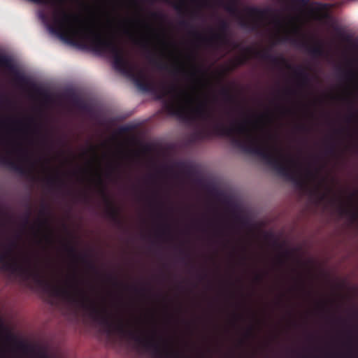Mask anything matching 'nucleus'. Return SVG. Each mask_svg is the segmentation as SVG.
Returning a JSON list of instances; mask_svg holds the SVG:
<instances>
[{
	"mask_svg": "<svg viewBox=\"0 0 358 358\" xmlns=\"http://www.w3.org/2000/svg\"><path fill=\"white\" fill-rule=\"evenodd\" d=\"M17 247V243L11 241L8 245L7 252L0 254V264H3L5 270L17 273L27 279H33L37 284L50 289L55 296L87 311L90 316L103 326L108 333L117 332L128 336L136 343V329L133 328L132 324L122 316L114 315L105 306H98L89 293L80 286L75 277L73 283L68 284L67 287L52 285L45 280L43 269L37 257L24 254L20 260L12 258L7 261V257L10 256Z\"/></svg>",
	"mask_w": 358,
	"mask_h": 358,
	"instance_id": "nucleus-1",
	"label": "nucleus"
},
{
	"mask_svg": "<svg viewBox=\"0 0 358 358\" xmlns=\"http://www.w3.org/2000/svg\"><path fill=\"white\" fill-rule=\"evenodd\" d=\"M192 112L202 120L213 123L215 134L230 138L231 144L243 152L260 157L281 177L291 181L297 187L303 186V180L294 169L297 164L296 160L292 157H286L276 145H269L267 141L255 135L248 127L251 122L250 120H245L242 122L236 121L228 127L218 120L206 101L199 103Z\"/></svg>",
	"mask_w": 358,
	"mask_h": 358,
	"instance_id": "nucleus-2",
	"label": "nucleus"
},
{
	"mask_svg": "<svg viewBox=\"0 0 358 358\" xmlns=\"http://www.w3.org/2000/svg\"><path fill=\"white\" fill-rule=\"evenodd\" d=\"M255 56L265 61L271 62L275 66H284L287 69H293L294 74L299 80V84L302 87L310 85V76L307 71L301 66L293 67L282 56L277 57L271 55L268 50L255 52Z\"/></svg>",
	"mask_w": 358,
	"mask_h": 358,
	"instance_id": "nucleus-3",
	"label": "nucleus"
},
{
	"mask_svg": "<svg viewBox=\"0 0 358 358\" xmlns=\"http://www.w3.org/2000/svg\"><path fill=\"white\" fill-rule=\"evenodd\" d=\"M180 25L185 29H190L189 34L199 41L214 42L220 45H229L231 39L228 31L229 29V23L226 20H221L219 22V33L213 34L209 38L204 37L200 34L189 22L186 20H182Z\"/></svg>",
	"mask_w": 358,
	"mask_h": 358,
	"instance_id": "nucleus-4",
	"label": "nucleus"
},
{
	"mask_svg": "<svg viewBox=\"0 0 358 358\" xmlns=\"http://www.w3.org/2000/svg\"><path fill=\"white\" fill-rule=\"evenodd\" d=\"M0 66L4 67L9 71L13 76V79L16 83L21 85H28L30 84L29 79L19 71L11 57L0 55Z\"/></svg>",
	"mask_w": 358,
	"mask_h": 358,
	"instance_id": "nucleus-5",
	"label": "nucleus"
},
{
	"mask_svg": "<svg viewBox=\"0 0 358 358\" xmlns=\"http://www.w3.org/2000/svg\"><path fill=\"white\" fill-rule=\"evenodd\" d=\"M101 193L103 201L106 205V215L107 216L116 224L122 226V220L121 218L120 210L116 208L110 199L105 190L103 189L101 190Z\"/></svg>",
	"mask_w": 358,
	"mask_h": 358,
	"instance_id": "nucleus-6",
	"label": "nucleus"
},
{
	"mask_svg": "<svg viewBox=\"0 0 358 358\" xmlns=\"http://www.w3.org/2000/svg\"><path fill=\"white\" fill-rule=\"evenodd\" d=\"M0 164L22 176L30 174L31 171L22 164L0 154Z\"/></svg>",
	"mask_w": 358,
	"mask_h": 358,
	"instance_id": "nucleus-7",
	"label": "nucleus"
},
{
	"mask_svg": "<svg viewBox=\"0 0 358 358\" xmlns=\"http://www.w3.org/2000/svg\"><path fill=\"white\" fill-rule=\"evenodd\" d=\"M292 43L299 47L305 49L308 53L314 57L322 56L324 53L323 46L320 41H315V45H310L306 41L293 39Z\"/></svg>",
	"mask_w": 358,
	"mask_h": 358,
	"instance_id": "nucleus-8",
	"label": "nucleus"
},
{
	"mask_svg": "<svg viewBox=\"0 0 358 358\" xmlns=\"http://www.w3.org/2000/svg\"><path fill=\"white\" fill-rule=\"evenodd\" d=\"M65 249L68 252L69 255L72 257L74 259H80L83 262H84L89 269L97 273V269L94 264L90 261L85 255H79L77 252V250L75 247L66 245Z\"/></svg>",
	"mask_w": 358,
	"mask_h": 358,
	"instance_id": "nucleus-9",
	"label": "nucleus"
},
{
	"mask_svg": "<svg viewBox=\"0 0 358 358\" xmlns=\"http://www.w3.org/2000/svg\"><path fill=\"white\" fill-rule=\"evenodd\" d=\"M339 213L341 215L349 217L352 221H355L358 219V212L346 208L344 206H341L339 207Z\"/></svg>",
	"mask_w": 358,
	"mask_h": 358,
	"instance_id": "nucleus-10",
	"label": "nucleus"
},
{
	"mask_svg": "<svg viewBox=\"0 0 358 358\" xmlns=\"http://www.w3.org/2000/svg\"><path fill=\"white\" fill-rule=\"evenodd\" d=\"M150 62L153 64L159 70L168 71L169 70V66L167 63L162 62V60L157 59L152 55L149 57Z\"/></svg>",
	"mask_w": 358,
	"mask_h": 358,
	"instance_id": "nucleus-11",
	"label": "nucleus"
},
{
	"mask_svg": "<svg viewBox=\"0 0 358 358\" xmlns=\"http://www.w3.org/2000/svg\"><path fill=\"white\" fill-rule=\"evenodd\" d=\"M47 184L50 187H63L65 185L64 180L59 176H49L46 178Z\"/></svg>",
	"mask_w": 358,
	"mask_h": 358,
	"instance_id": "nucleus-12",
	"label": "nucleus"
},
{
	"mask_svg": "<svg viewBox=\"0 0 358 358\" xmlns=\"http://www.w3.org/2000/svg\"><path fill=\"white\" fill-rule=\"evenodd\" d=\"M220 94L226 101L229 103H233L234 101V96L229 88L222 87L220 90Z\"/></svg>",
	"mask_w": 358,
	"mask_h": 358,
	"instance_id": "nucleus-13",
	"label": "nucleus"
},
{
	"mask_svg": "<svg viewBox=\"0 0 358 358\" xmlns=\"http://www.w3.org/2000/svg\"><path fill=\"white\" fill-rule=\"evenodd\" d=\"M194 136L196 139L203 140L210 136V132L206 129H202L196 131L194 133Z\"/></svg>",
	"mask_w": 358,
	"mask_h": 358,
	"instance_id": "nucleus-14",
	"label": "nucleus"
},
{
	"mask_svg": "<svg viewBox=\"0 0 358 358\" xmlns=\"http://www.w3.org/2000/svg\"><path fill=\"white\" fill-rule=\"evenodd\" d=\"M341 76L347 80H351L355 78V73L352 71H341Z\"/></svg>",
	"mask_w": 358,
	"mask_h": 358,
	"instance_id": "nucleus-15",
	"label": "nucleus"
},
{
	"mask_svg": "<svg viewBox=\"0 0 358 358\" xmlns=\"http://www.w3.org/2000/svg\"><path fill=\"white\" fill-rule=\"evenodd\" d=\"M224 8L229 13H234L236 10L234 1L231 0L227 3L224 6Z\"/></svg>",
	"mask_w": 358,
	"mask_h": 358,
	"instance_id": "nucleus-16",
	"label": "nucleus"
},
{
	"mask_svg": "<svg viewBox=\"0 0 358 358\" xmlns=\"http://www.w3.org/2000/svg\"><path fill=\"white\" fill-rule=\"evenodd\" d=\"M248 59V57L246 55H243L242 57L236 58L234 64V67L245 64Z\"/></svg>",
	"mask_w": 358,
	"mask_h": 358,
	"instance_id": "nucleus-17",
	"label": "nucleus"
},
{
	"mask_svg": "<svg viewBox=\"0 0 358 358\" xmlns=\"http://www.w3.org/2000/svg\"><path fill=\"white\" fill-rule=\"evenodd\" d=\"M180 93L185 97V103L187 105H191L193 103L194 99L189 94L185 91H180Z\"/></svg>",
	"mask_w": 358,
	"mask_h": 358,
	"instance_id": "nucleus-18",
	"label": "nucleus"
},
{
	"mask_svg": "<svg viewBox=\"0 0 358 358\" xmlns=\"http://www.w3.org/2000/svg\"><path fill=\"white\" fill-rule=\"evenodd\" d=\"M194 71H192L191 73H190V76L194 78V79H196L197 81H201L200 79L197 78V74L198 73H201L202 75H203V72L201 71V69L198 68V67H196V66H194Z\"/></svg>",
	"mask_w": 358,
	"mask_h": 358,
	"instance_id": "nucleus-19",
	"label": "nucleus"
},
{
	"mask_svg": "<svg viewBox=\"0 0 358 358\" xmlns=\"http://www.w3.org/2000/svg\"><path fill=\"white\" fill-rule=\"evenodd\" d=\"M73 103L76 106H78L80 109H83V110L86 109V104L84 103L80 99H78L76 96H74V98H73Z\"/></svg>",
	"mask_w": 358,
	"mask_h": 358,
	"instance_id": "nucleus-20",
	"label": "nucleus"
},
{
	"mask_svg": "<svg viewBox=\"0 0 358 358\" xmlns=\"http://www.w3.org/2000/svg\"><path fill=\"white\" fill-rule=\"evenodd\" d=\"M185 70L181 66H175L173 70L171 71V73L174 75H178L181 73H185Z\"/></svg>",
	"mask_w": 358,
	"mask_h": 358,
	"instance_id": "nucleus-21",
	"label": "nucleus"
},
{
	"mask_svg": "<svg viewBox=\"0 0 358 358\" xmlns=\"http://www.w3.org/2000/svg\"><path fill=\"white\" fill-rule=\"evenodd\" d=\"M338 36L345 41H350V36L348 35L345 34L343 32L338 31Z\"/></svg>",
	"mask_w": 358,
	"mask_h": 358,
	"instance_id": "nucleus-22",
	"label": "nucleus"
},
{
	"mask_svg": "<svg viewBox=\"0 0 358 358\" xmlns=\"http://www.w3.org/2000/svg\"><path fill=\"white\" fill-rule=\"evenodd\" d=\"M358 116L357 112L356 110H352L349 116L347 117V121L350 122L353 119L357 118Z\"/></svg>",
	"mask_w": 358,
	"mask_h": 358,
	"instance_id": "nucleus-23",
	"label": "nucleus"
},
{
	"mask_svg": "<svg viewBox=\"0 0 358 358\" xmlns=\"http://www.w3.org/2000/svg\"><path fill=\"white\" fill-rule=\"evenodd\" d=\"M184 6V2L182 1H180L178 3L175 4L174 8L177 10H180Z\"/></svg>",
	"mask_w": 358,
	"mask_h": 358,
	"instance_id": "nucleus-24",
	"label": "nucleus"
},
{
	"mask_svg": "<svg viewBox=\"0 0 358 358\" xmlns=\"http://www.w3.org/2000/svg\"><path fill=\"white\" fill-rule=\"evenodd\" d=\"M151 16L155 19H159L162 17V15L159 12H152Z\"/></svg>",
	"mask_w": 358,
	"mask_h": 358,
	"instance_id": "nucleus-25",
	"label": "nucleus"
},
{
	"mask_svg": "<svg viewBox=\"0 0 358 358\" xmlns=\"http://www.w3.org/2000/svg\"><path fill=\"white\" fill-rule=\"evenodd\" d=\"M327 152L329 154H333L335 152V146L334 145H331L327 148Z\"/></svg>",
	"mask_w": 358,
	"mask_h": 358,
	"instance_id": "nucleus-26",
	"label": "nucleus"
},
{
	"mask_svg": "<svg viewBox=\"0 0 358 358\" xmlns=\"http://www.w3.org/2000/svg\"><path fill=\"white\" fill-rule=\"evenodd\" d=\"M40 213L43 215H46V214H47V206L45 204L42 205L41 209L40 210Z\"/></svg>",
	"mask_w": 358,
	"mask_h": 358,
	"instance_id": "nucleus-27",
	"label": "nucleus"
},
{
	"mask_svg": "<svg viewBox=\"0 0 358 358\" xmlns=\"http://www.w3.org/2000/svg\"><path fill=\"white\" fill-rule=\"evenodd\" d=\"M136 43L139 44L140 41H136ZM141 43L142 47H143L145 48H147L148 47V43L147 41H141Z\"/></svg>",
	"mask_w": 358,
	"mask_h": 358,
	"instance_id": "nucleus-28",
	"label": "nucleus"
},
{
	"mask_svg": "<svg viewBox=\"0 0 358 358\" xmlns=\"http://www.w3.org/2000/svg\"><path fill=\"white\" fill-rule=\"evenodd\" d=\"M169 228H170V227H169V224H165V225L164 226V227H163V229H162V233L163 234H166V231H167V230H168V229H169Z\"/></svg>",
	"mask_w": 358,
	"mask_h": 358,
	"instance_id": "nucleus-29",
	"label": "nucleus"
},
{
	"mask_svg": "<svg viewBox=\"0 0 358 358\" xmlns=\"http://www.w3.org/2000/svg\"><path fill=\"white\" fill-rule=\"evenodd\" d=\"M13 123L15 124H17V125H24V124H23L22 121H21V120H15V121H13ZM27 126L28 125L26 124L25 127H27Z\"/></svg>",
	"mask_w": 358,
	"mask_h": 358,
	"instance_id": "nucleus-30",
	"label": "nucleus"
},
{
	"mask_svg": "<svg viewBox=\"0 0 358 358\" xmlns=\"http://www.w3.org/2000/svg\"><path fill=\"white\" fill-rule=\"evenodd\" d=\"M30 215H31V213H30V211H29L26 216V218H25V224H27L29 223V219Z\"/></svg>",
	"mask_w": 358,
	"mask_h": 358,
	"instance_id": "nucleus-31",
	"label": "nucleus"
},
{
	"mask_svg": "<svg viewBox=\"0 0 358 358\" xmlns=\"http://www.w3.org/2000/svg\"><path fill=\"white\" fill-rule=\"evenodd\" d=\"M252 331H253V328H252V327H250V329H248V331H247V335L249 336H251L252 335Z\"/></svg>",
	"mask_w": 358,
	"mask_h": 358,
	"instance_id": "nucleus-32",
	"label": "nucleus"
},
{
	"mask_svg": "<svg viewBox=\"0 0 358 358\" xmlns=\"http://www.w3.org/2000/svg\"><path fill=\"white\" fill-rule=\"evenodd\" d=\"M298 129L301 131H306V127L303 124H300L298 126Z\"/></svg>",
	"mask_w": 358,
	"mask_h": 358,
	"instance_id": "nucleus-33",
	"label": "nucleus"
},
{
	"mask_svg": "<svg viewBox=\"0 0 358 358\" xmlns=\"http://www.w3.org/2000/svg\"><path fill=\"white\" fill-rule=\"evenodd\" d=\"M48 223V221L46 219H44L43 220L40 222V226L46 225Z\"/></svg>",
	"mask_w": 358,
	"mask_h": 358,
	"instance_id": "nucleus-34",
	"label": "nucleus"
},
{
	"mask_svg": "<svg viewBox=\"0 0 358 358\" xmlns=\"http://www.w3.org/2000/svg\"><path fill=\"white\" fill-rule=\"evenodd\" d=\"M241 26L243 27H248L249 23H248L247 22L243 21L241 22Z\"/></svg>",
	"mask_w": 358,
	"mask_h": 358,
	"instance_id": "nucleus-35",
	"label": "nucleus"
},
{
	"mask_svg": "<svg viewBox=\"0 0 358 358\" xmlns=\"http://www.w3.org/2000/svg\"><path fill=\"white\" fill-rule=\"evenodd\" d=\"M255 279L257 281H262V276L258 274V275H256Z\"/></svg>",
	"mask_w": 358,
	"mask_h": 358,
	"instance_id": "nucleus-36",
	"label": "nucleus"
},
{
	"mask_svg": "<svg viewBox=\"0 0 358 358\" xmlns=\"http://www.w3.org/2000/svg\"><path fill=\"white\" fill-rule=\"evenodd\" d=\"M267 138L269 139V140H271L273 138H274L272 134H271L270 133H267Z\"/></svg>",
	"mask_w": 358,
	"mask_h": 358,
	"instance_id": "nucleus-37",
	"label": "nucleus"
},
{
	"mask_svg": "<svg viewBox=\"0 0 358 358\" xmlns=\"http://www.w3.org/2000/svg\"><path fill=\"white\" fill-rule=\"evenodd\" d=\"M108 278H109V279L113 280L116 285L117 284V281L116 278H113L111 275H110Z\"/></svg>",
	"mask_w": 358,
	"mask_h": 358,
	"instance_id": "nucleus-38",
	"label": "nucleus"
},
{
	"mask_svg": "<svg viewBox=\"0 0 358 358\" xmlns=\"http://www.w3.org/2000/svg\"><path fill=\"white\" fill-rule=\"evenodd\" d=\"M278 262L280 265H283L285 264V261L281 257L279 258Z\"/></svg>",
	"mask_w": 358,
	"mask_h": 358,
	"instance_id": "nucleus-39",
	"label": "nucleus"
},
{
	"mask_svg": "<svg viewBox=\"0 0 358 358\" xmlns=\"http://www.w3.org/2000/svg\"><path fill=\"white\" fill-rule=\"evenodd\" d=\"M45 238H46V241H47L48 242H51V241H52V239H51V238H50V236H45Z\"/></svg>",
	"mask_w": 358,
	"mask_h": 358,
	"instance_id": "nucleus-40",
	"label": "nucleus"
},
{
	"mask_svg": "<svg viewBox=\"0 0 358 358\" xmlns=\"http://www.w3.org/2000/svg\"><path fill=\"white\" fill-rule=\"evenodd\" d=\"M256 11H257L258 13L261 14V15H263V14H264V11H263V10H256Z\"/></svg>",
	"mask_w": 358,
	"mask_h": 358,
	"instance_id": "nucleus-41",
	"label": "nucleus"
},
{
	"mask_svg": "<svg viewBox=\"0 0 358 358\" xmlns=\"http://www.w3.org/2000/svg\"><path fill=\"white\" fill-rule=\"evenodd\" d=\"M98 181H99V184H101V185L103 184V181H102L101 178L100 177H99Z\"/></svg>",
	"mask_w": 358,
	"mask_h": 358,
	"instance_id": "nucleus-42",
	"label": "nucleus"
},
{
	"mask_svg": "<svg viewBox=\"0 0 358 358\" xmlns=\"http://www.w3.org/2000/svg\"><path fill=\"white\" fill-rule=\"evenodd\" d=\"M181 252H182V253H184V254L185 255V257H189V254H187V253L185 252V251H184V250H181Z\"/></svg>",
	"mask_w": 358,
	"mask_h": 358,
	"instance_id": "nucleus-43",
	"label": "nucleus"
},
{
	"mask_svg": "<svg viewBox=\"0 0 358 358\" xmlns=\"http://www.w3.org/2000/svg\"><path fill=\"white\" fill-rule=\"evenodd\" d=\"M246 51L247 52H251L252 51V49L250 48H246Z\"/></svg>",
	"mask_w": 358,
	"mask_h": 358,
	"instance_id": "nucleus-44",
	"label": "nucleus"
},
{
	"mask_svg": "<svg viewBox=\"0 0 358 358\" xmlns=\"http://www.w3.org/2000/svg\"><path fill=\"white\" fill-rule=\"evenodd\" d=\"M320 196H321V199H323L326 196V195L324 194H321Z\"/></svg>",
	"mask_w": 358,
	"mask_h": 358,
	"instance_id": "nucleus-45",
	"label": "nucleus"
},
{
	"mask_svg": "<svg viewBox=\"0 0 358 358\" xmlns=\"http://www.w3.org/2000/svg\"><path fill=\"white\" fill-rule=\"evenodd\" d=\"M341 131H343V129H338L336 131V133H341Z\"/></svg>",
	"mask_w": 358,
	"mask_h": 358,
	"instance_id": "nucleus-46",
	"label": "nucleus"
},
{
	"mask_svg": "<svg viewBox=\"0 0 358 358\" xmlns=\"http://www.w3.org/2000/svg\"><path fill=\"white\" fill-rule=\"evenodd\" d=\"M41 17L44 20L46 18L45 15L44 14H42L41 15Z\"/></svg>",
	"mask_w": 358,
	"mask_h": 358,
	"instance_id": "nucleus-47",
	"label": "nucleus"
},
{
	"mask_svg": "<svg viewBox=\"0 0 358 358\" xmlns=\"http://www.w3.org/2000/svg\"><path fill=\"white\" fill-rule=\"evenodd\" d=\"M285 254V255H286V256L289 255V252H288V251H286Z\"/></svg>",
	"mask_w": 358,
	"mask_h": 358,
	"instance_id": "nucleus-48",
	"label": "nucleus"
},
{
	"mask_svg": "<svg viewBox=\"0 0 358 358\" xmlns=\"http://www.w3.org/2000/svg\"><path fill=\"white\" fill-rule=\"evenodd\" d=\"M134 290H135V291H136V292L138 290V288H137V287H134Z\"/></svg>",
	"mask_w": 358,
	"mask_h": 358,
	"instance_id": "nucleus-49",
	"label": "nucleus"
},
{
	"mask_svg": "<svg viewBox=\"0 0 358 358\" xmlns=\"http://www.w3.org/2000/svg\"><path fill=\"white\" fill-rule=\"evenodd\" d=\"M350 106H351V108L353 109V106H352V103H350Z\"/></svg>",
	"mask_w": 358,
	"mask_h": 358,
	"instance_id": "nucleus-50",
	"label": "nucleus"
},
{
	"mask_svg": "<svg viewBox=\"0 0 358 358\" xmlns=\"http://www.w3.org/2000/svg\"><path fill=\"white\" fill-rule=\"evenodd\" d=\"M253 124H254V126H257V122H254Z\"/></svg>",
	"mask_w": 358,
	"mask_h": 358,
	"instance_id": "nucleus-51",
	"label": "nucleus"
},
{
	"mask_svg": "<svg viewBox=\"0 0 358 358\" xmlns=\"http://www.w3.org/2000/svg\"><path fill=\"white\" fill-rule=\"evenodd\" d=\"M357 48H358V44L357 45Z\"/></svg>",
	"mask_w": 358,
	"mask_h": 358,
	"instance_id": "nucleus-52",
	"label": "nucleus"
},
{
	"mask_svg": "<svg viewBox=\"0 0 358 358\" xmlns=\"http://www.w3.org/2000/svg\"><path fill=\"white\" fill-rule=\"evenodd\" d=\"M2 358H4V357H2Z\"/></svg>",
	"mask_w": 358,
	"mask_h": 358,
	"instance_id": "nucleus-53",
	"label": "nucleus"
}]
</instances>
